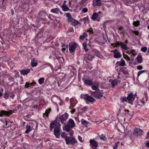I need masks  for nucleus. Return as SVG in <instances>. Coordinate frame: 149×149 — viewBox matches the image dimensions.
<instances>
[{
  "mask_svg": "<svg viewBox=\"0 0 149 149\" xmlns=\"http://www.w3.org/2000/svg\"><path fill=\"white\" fill-rule=\"evenodd\" d=\"M120 46L121 47L125 50H127L128 48L127 45L123 42H120Z\"/></svg>",
  "mask_w": 149,
  "mask_h": 149,
  "instance_id": "obj_20",
  "label": "nucleus"
},
{
  "mask_svg": "<svg viewBox=\"0 0 149 149\" xmlns=\"http://www.w3.org/2000/svg\"><path fill=\"white\" fill-rule=\"evenodd\" d=\"M87 43L86 42H84L83 44V45L84 47V48L85 50V51L87 52L88 50V49L87 48H86V45H87Z\"/></svg>",
  "mask_w": 149,
  "mask_h": 149,
  "instance_id": "obj_37",
  "label": "nucleus"
},
{
  "mask_svg": "<svg viewBox=\"0 0 149 149\" xmlns=\"http://www.w3.org/2000/svg\"><path fill=\"white\" fill-rule=\"evenodd\" d=\"M73 31L74 30L72 28H71L70 30L69 29V31L70 32H72V31Z\"/></svg>",
  "mask_w": 149,
  "mask_h": 149,
  "instance_id": "obj_60",
  "label": "nucleus"
},
{
  "mask_svg": "<svg viewBox=\"0 0 149 149\" xmlns=\"http://www.w3.org/2000/svg\"><path fill=\"white\" fill-rule=\"evenodd\" d=\"M75 111V109H73L72 111H71V112L72 113H73Z\"/></svg>",
  "mask_w": 149,
  "mask_h": 149,
  "instance_id": "obj_57",
  "label": "nucleus"
},
{
  "mask_svg": "<svg viewBox=\"0 0 149 149\" xmlns=\"http://www.w3.org/2000/svg\"><path fill=\"white\" fill-rule=\"evenodd\" d=\"M67 124L70 125L72 128H73L75 126V124L74 121L72 119L70 118L68 121Z\"/></svg>",
  "mask_w": 149,
  "mask_h": 149,
  "instance_id": "obj_13",
  "label": "nucleus"
},
{
  "mask_svg": "<svg viewBox=\"0 0 149 149\" xmlns=\"http://www.w3.org/2000/svg\"><path fill=\"white\" fill-rule=\"evenodd\" d=\"M124 57L128 61H129L130 59V57L127 55H124Z\"/></svg>",
  "mask_w": 149,
  "mask_h": 149,
  "instance_id": "obj_45",
  "label": "nucleus"
},
{
  "mask_svg": "<svg viewBox=\"0 0 149 149\" xmlns=\"http://www.w3.org/2000/svg\"><path fill=\"white\" fill-rule=\"evenodd\" d=\"M119 143L118 141L117 142L115 143V146L117 147L118 144Z\"/></svg>",
  "mask_w": 149,
  "mask_h": 149,
  "instance_id": "obj_59",
  "label": "nucleus"
},
{
  "mask_svg": "<svg viewBox=\"0 0 149 149\" xmlns=\"http://www.w3.org/2000/svg\"><path fill=\"white\" fill-rule=\"evenodd\" d=\"M42 35V32H39L38 33V34H36V35L35 38L36 39V38L37 37H38V38H40Z\"/></svg>",
  "mask_w": 149,
  "mask_h": 149,
  "instance_id": "obj_42",
  "label": "nucleus"
},
{
  "mask_svg": "<svg viewBox=\"0 0 149 149\" xmlns=\"http://www.w3.org/2000/svg\"><path fill=\"white\" fill-rule=\"evenodd\" d=\"M136 59L138 63H140L142 62L143 58L141 56H139L137 57Z\"/></svg>",
  "mask_w": 149,
  "mask_h": 149,
  "instance_id": "obj_25",
  "label": "nucleus"
},
{
  "mask_svg": "<svg viewBox=\"0 0 149 149\" xmlns=\"http://www.w3.org/2000/svg\"><path fill=\"white\" fill-rule=\"evenodd\" d=\"M65 140L66 144L71 143L72 145L73 144L76 143L77 142V140L75 138L68 136L66 135L65 136Z\"/></svg>",
  "mask_w": 149,
  "mask_h": 149,
  "instance_id": "obj_2",
  "label": "nucleus"
},
{
  "mask_svg": "<svg viewBox=\"0 0 149 149\" xmlns=\"http://www.w3.org/2000/svg\"><path fill=\"white\" fill-rule=\"evenodd\" d=\"M8 93L9 92L8 91L5 92V93L4 94L5 96L4 97V98L6 99H7L9 97V95Z\"/></svg>",
  "mask_w": 149,
  "mask_h": 149,
  "instance_id": "obj_38",
  "label": "nucleus"
},
{
  "mask_svg": "<svg viewBox=\"0 0 149 149\" xmlns=\"http://www.w3.org/2000/svg\"><path fill=\"white\" fill-rule=\"evenodd\" d=\"M61 136L62 137V138H65V136H65V135L64 134H61Z\"/></svg>",
  "mask_w": 149,
  "mask_h": 149,
  "instance_id": "obj_53",
  "label": "nucleus"
},
{
  "mask_svg": "<svg viewBox=\"0 0 149 149\" xmlns=\"http://www.w3.org/2000/svg\"><path fill=\"white\" fill-rule=\"evenodd\" d=\"M61 7L63 9V10L65 11H67L69 9L68 7L66 5H63Z\"/></svg>",
  "mask_w": 149,
  "mask_h": 149,
  "instance_id": "obj_24",
  "label": "nucleus"
},
{
  "mask_svg": "<svg viewBox=\"0 0 149 149\" xmlns=\"http://www.w3.org/2000/svg\"><path fill=\"white\" fill-rule=\"evenodd\" d=\"M10 114V112L4 110H1L0 111V116L2 117L4 115H6L7 116H9Z\"/></svg>",
  "mask_w": 149,
  "mask_h": 149,
  "instance_id": "obj_14",
  "label": "nucleus"
},
{
  "mask_svg": "<svg viewBox=\"0 0 149 149\" xmlns=\"http://www.w3.org/2000/svg\"><path fill=\"white\" fill-rule=\"evenodd\" d=\"M77 44L75 43H71L69 45V51L71 53L74 52L77 47Z\"/></svg>",
  "mask_w": 149,
  "mask_h": 149,
  "instance_id": "obj_9",
  "label": "nucleus"
},
{
  "mask_svg": "<svg viewBox=\"0 0 149 149\" xmlns=\"http://www.w3.org/2000/svg\"><path fill=\"white\" fill-rule=\"evenodd\" d=\"M89 18L88 16L83 18L82 19H80L81 21H83L84 24H85L86 21H88V20Z\"/></svg>",
  "mask_w": 149,
  "mask_h": 149,
  "instance_id": "obj_35",
  "label": "nucleus"
},
{
  "mask_svg": "<svg viewBox=\"0 0 149 149\" xmlns=\"http://www.w3.org/2000/svg\"><path fill=\"white\" fill-rule=\"evenodd\" d=\"M69 22L71 23V24L72 26L75 27L77 25H80L81 24L79 22L73 18L69 21Z\"/></svg>",
  "mask_w": 149,
  "mask_h": 149,
  "instance_id": "obj_11",
  "label": "nucleus"
},
{
  "mask_svg": "<svg viewBox=\"0 0 149 149\" xmlns=\"http://www.w3.org/2000/svg\"><path fill=\"white\" fill-rule=\"evenodd\" d=\"M137 68L139 70H141L142 69L143 67L141 65H139L137 66Z\"/></svg>",
  "mask_w": 149,
  "mask_h": 149,
  "instance_id": "obj_49",
  "label": "nucleus"
},
{
  "mask_svg": "<svg viewBox=\"0 0 149 149\" xmlns=\"http://www.w3.org/2000/svg\"><path fill=\"white\" fill-rule=\"evenodd\" d=\"M140 22L139 21H134L133 22V25L135 26H138L139 25Z\"/></svg>",
  "mask_w": 149,
  "mask_h": 149,
  "instance_id": "obj_36",
  "label": "nucleus"
},
{
  "mask_svg": "<svg viewBox=\"0 0 149 149\" xmlns=\"http://www.w3.org/2000/svg\"><path fill=\"white\" fill-rule=\"evenodd\" d=\"M98 17V14H97L96 13H94L93 14L91 19L93 20H95Z\"/></svg>",
  "mask_w": 149,
  "mask_h": 149,
  "instance_id": "obj_23",
  "label": "nucleus"
},
{
  "mask_svg": "<svg viewBox=\"0 0 149 149\" xmlns=\"http://www.w3.org/2000/svg\"><path fill=\"white\" fill-rule=\"evenodd\" d=\"M141 50L143 52H145L147 50V48L146 47H142L141 48Z\"/></svg>",
  "mask_w": 149,
  "mask_h": 149,
  "instance_id": "obj_44",
  "label": "nucleus"
},
{
  "mask_svg": "<svg viewBox=\"0 0 149 149\" xmlns=\"http://www.w3.org/2000/svg\"><path fill=\"white\" fill-rule=\"evenodd\" d=\"M112 52H113L114 54L113 56L114 58H120L121 57V54L118 50L116 49L115 50L112 51Z\"/></svg>",
  "mask_w": 149,
  "mask_h": 149,
  "instance_id": "obj_12",
  "label": "nucleus"
},
{
  "mask_svg": "<svg viewBox=\"0 0 149 149\" xmlns=\"http://www.w3.org/2000/svg\"><path fill=\"white\" fill-rule=\"evenodd\" d=\"M81 121L82 123L85 125L86 126H87V125L89 123V122L84 120L83 119H81Z\"/></svg>",
  "mask_w": 149,
  "mask_h": 149,
  "instance_id": "obj_30",
  "label": "nucleus"
},
{
  "mask_svg": "<svg viewBox=\"0 0 149 149\" xmlns=\"http://www.w3.org/2000/svg\"><path fill=\"white\" fill-rule=\"evenodd\" d=\"M92 89L93 90H99V86L98 85H93L92 86Z\"/></svg>",
  "mask_w": 149,
  "mask_h": 149,
  "instance_id": "obj_40",
  "label": "nucleus"
},
{
  "mask_svg": "<svg viewBox=\"0 0 149 149\" xmlns=\"http://www.w3.org/2000/svg\"><path fill=\"white\" fill-rule=\"evenodd\" d=\"M94 56L88 54L86 56V58L89 61H92L93 59L94 58Z\"/></svg>",
  "mask_w": 149,
  "mask_h": 149,
  "instance_id": "obj_17",
  "label": "nucleus"
},
{
  "mask_svg": "<svg viewBox=\"0 0 149 149\" xmlns=\"http://www.w3.org/2000/svg\"><path fill=\"white\" fill-rule=\"evenodd\" d=\"M146 136L147 138H149V132L147 133Z\"/></svg>",
  "mask_w": 149,
  "mask_h": 149,
  "instance_id": "obj_64",
  "label": "nucleus"
},
{
  "mask_svg": "<svg viewBox=\"0 0 149 149\" xmlns=\"http://www.w3.org/2000/svg\"><path fill=\"white\" fill-rule=\"evenodd\" d=\"M125 63L124 60L123 59L121 60V62L120 63V65L121 66H123L125 65Z\"/></svg>",
  "mask_w": 149,
  "mask_h": 149,
  "instance_id": "obj_41",
  "label": "nucleus"
},
{
  "mask_svg": "<svg viewBox=\"0 0 149 149\" xmlns=\"http://www.w3.org/2000/svg\"><path fill=\"white\" fill-rule=\"evenodd\" d=\"M78 137L79 141L81 142H82L83 141L82 140V137L79 136H78Z\"/></svg>",
  "mask_w": 149,
  "mask_h": 149,
  "instance_id": "obj_52",
  "label": "nucleus"
},
{
  "mask_svg": "<svg viewBox=\"0 0 149 149\" xmlns=\"http://www.w3.org/2000/svg\"><path fill=\"white\" fill-rule=\"evenodd\" d=\"M134 33L136 35H138L139 32L138 31H135L134 32Z\"/></svg>",
  "mask_w": 149,
  "mask_h": 149,
  "instance_id": "obj_51",
  "label": "nucleus"
},
{
  "mask_svg": "<svg viewBox=\"0 0 149 149\" xmlns=\"http://www.w3.org/2000/svg\"><path fill=\"white\" fill-rule=\"evenodd\" d=\"M15 95L14 94H13L12 96H10V97L12 99H13L14 98Z\"/></svg>",
  "mask_w": 149,
  "mask_h": 149,
  "instance_id": "obj_54",
  "label": "nucleus"
},
{
  "mask_svg": "<svg viewBox=\"0 0 149 149\" xmlns=\"http://www.w3.org/2000/svg\"><path fill=\"white\" fill-rule=\"evenodd\" d=\"M22 106H21V104H19L17 106V108H18V109H19V108H21Z\"/></svg>",
  "mask_w": 149,
  "mask_h": 149,
  "instance_id": "obj_55",
  "label": "nucleus"
},
{
  "mask_svg": "<svg viewBox=\"0 0 149 149\" xmlns=\"http://www.w3.org/2000/svg\"><path fill=\"white\" fill-rule=\"evenodd\" d=\"M11 12L12 15H14V14L13 10V9H11Z\"/></svg>",
  "mask_w": 149,
  "mask_h": 149,
  "instance_id": "obj_61",
  "label": "nucleus"
},
{
  "mask_svg": "<svg viewBox=\"0 0 149 149\" xmlns=\"http://www.w3.org/2000/svg\"><path fill=\"white\" fill-rule=\"evenodd\" d=\"M27 95H31V98H32L33 97V96L32 95H31L30 93H28L27 94Z\"/></svg>",
  "mask_w": 149,
  "mask_h": 149,
  "instance_id": "obj_63",
  "label": "nucleus"
},
{
  "mask_svg": "<svg viewBox=\"0 0 149 149\" xmlns=\"http://www.w3.org/2000/svg\"><path fill=\"white\" fill-rule=\"evenodd\" d=\"M122 72L125 75H128L129 74L128 72L125 70H122Z\"/></svg>",
  "mask_w": 149,
  "mask_h": 149,
  "instance_id": "obj_46",
  "label": "nucleus"
},
{
  "mask_svg": "<svg viewBox=\"0 0 149 149\" xmlns=\"http://www.w3.org/2000/svg\"><path fill=\"white\" fill-rule=\"evenodd\" d=\"M84 98L86 100V102L87 103V101L92 103L95 101V100L94 98L89 95L88 94H86Z\"/></svg>",
  "mask_w": 149,
  "mask_h": 149,
  "instance_id": "obj_4",
  "label": "nucleus"
},
{
  "mask_svg": "<svg viewBox=\"0 0 149 149\" xmlns=\"http://www.w3.org/2000/svg\"><path fill=\"white\" fill-rule=\"evenodd\" d=\"M51 108H49L48 109H47L45 111V112L43 114V115L46 116L47 117L48 116V114L49 113V112L51 111Z\"/></svg>",
  "mask_w": 149,
  "mask_h": 149,
  "instance_id": "obj_27",
  "label": "nucleus"
},
{
  "mask_svg": "<svg viewBox=\"0 0 149 149\" xmlns=\"http://www.w3.org/2000/svg\"><path fill=\"white\" fill-rule=\"evenodd\" d=\"M101 1V0H96V3L97 6H101L102 3Z\"/></svg>",
  "mask_w": 149,
  "mask_h": 149,
  "instance_id": "obj_39",
  "label": "nucleus"
},
{
  "mask_svg": "<svg viewBox=\"0 0 149 149\" xmlns=\"http://www.w3.org/2000/svg\"><path fill=\"white\" fill-rule=\"evenodd\" d=\"M88 9L86 8H84L82 10V12L84 13H86L87 12Z\"/></svg>",
  "mask_w": 149,
  "mask_h": 149,
  "instance_id": "obj_47",
  "label": "nucleus"
},
{
  "mask_svg": "<svg viewBox=\"0 0 149 149\" xmlns=\"http://www.w3.org/2000/svg\"><path fill=\"white\" fill-rule=\"evenodd\" d=\"M146 72V71L144 70H142L139 71L137 74L138 77L141 74L143 73V72Z\"/></svg>",
  "mask_w": 149,
  "mask_h": 149,
  "instance_id": "obj_43",
  "label": "nucleus"
},
{
  "mask_svg": "<svg viewBox=\"0 0 149 149\" xmlns=\"http://www.w3.org/2000/svg\"><path fill=\"white\" fill-rule=\"evenodd\" d=\"M120 42H116V44H115V45H116L115 46H114V47H117V45H120Z\"/></svg>",
  "mask_w": 149,
  "mask_h": 149,
  "instance_id": "obj_50",
  "label": "nucleus"
},
{
  "mask_svg": "<svg viewBox=\"0 0 149 149\" xmlns=\"http://www.w3.org/2000/svg\"><path fill=\"white\" fill-rule=\"evenodd\" d=\"M60 126H57L54 128V134L57 138H59L60 134Z\"/></svg>",
  "mask_w": 149,
  "mask_h": 149,
  "instance_id": "obj_8",
  "label": "nucleus"
},
{
  "mask_svg": "<svg viewBox=\"0 0 149 149\" xmlns=\"http://www.w3.org/2000/svg\"><path fill=\"white\" fill-rule=\"evenodd\" d=\"M31 127L30 125H27L26 126V130L25 131L26 133H28L30 131L32 130L31 129Z\"/></svg>",
  "mask_w": 149,
  "mask_h": 149,
  "instance_id": "obj_28",
  "label": "nucleus"
},
{
  "mask_svg": "<svg viewBox=\"0 0 149 149\" xmlns=\"http://www.w3.org/2000/svg\"><path fill=\"white\" fill-rule=\"evenodd\" d=\"M103 93L102 92L98 93L96 94L95 95H94V97L97 99H101L102 97H103Z\"/></svg>",
  "mask_w": 149,
  "mask_h": 149,
  "instance_id": "obj_16",
  "label": "nucleus"
},
{
  "mask_svg": "<svg viewBox=\"0 0 149 149\" xmlns=\"http://www.w3.org/2000/svg\"><path fill=\"white\" fill-rule=\"evenodd\" d=\"M44 78L43 77L41 78L38 80V82L39 84H41L44 82Z\"/></svg>",
  "mask_w": 149,
  "mask_h": 149,
  "instance_id": "obj_33",
  "label": "nucleus"
},
{
  "mask_svg": "<svg viewBox=\"0 0 149 149\" xmlns=\"http://www.w3.org/2000/svg\"><path fill=\"white\" fill-rule=\"evenodd\" d=\"M46 12L45 11H40L38 13L39 16L45 17L46 15Z\"/></svg>",
  "mask_w": 149,
  "mask_h": 149,
  "instance_id": "obj_21",
  "label": "nucleus"
},
{
  "mask_svg": "<svg viewBox=\"0 0 149 149\" xmlns=\"http://www.w3.org/2000/svg\"><path fill=\"white\" fill-rule=\"evenodd\" d=\"M146 145L147 147L149 148V141L146 143Z\"/></svg>",
  "mask_w": 149,
  "mask_h": 149,
  "instance_id": "obj_56",
  "label": "nucleus"
},
{
  "mask_svg": "<svg viewBox=\"0 0 149 149\" xmlns=\"http://www.w3.org/2000/svg\"><path fill=\"white\" fill-rule=\"evenodd\" d=\"M66 50L65 48H63L62 49V50L63 52H64Z\"/></svg>",
  "mask_w": 149,
  "mask_h": 149,
  "instance_id": "obj_58",
  "label": "nucleus"
},
{
  "mask_svg": "<svg viewBox=\"0 0 149 149\" xmlns=\"http://www.w3.org/2000/svg\"><path fill=\"white\" fill-rule=\"evenodd\" d=\"M122 102H127L133 105L132 101L134 100V97L132 93H129L127 97H124L122 98H120Z\"/></svg>",
  "mask_w": 149,
  "mask_h": 149,
  "instance_id": "obj_1",
  "label": "nucleus"
},
{
  "mask_svg": "<svg viewBox=\"0 0 149 149\" xmlns=\"http://www.w3.org/2000/svg\"><path fill=\"white\" fill-rule=\"evenodd\" d=\"M20 72L21 74L23 75H25L28 74L29 71V70H20Z\"/></svg>",
  "mask_w": 149,
  "mask_h": 149,
  "instance_id": "obj_22",
  "label": "nucleus"
},
{
  "mask_svg": "<svg viewBox=\"0 0 149 149\" xmlns=\"http://www.w3.org/2000/svg\"><path fill=\"white\" fill-rule=\"evenodd\" d=\"M143 132V130L139 128H136L133 132L134 135L136 136H141Z\"/></svg>",
  "mask_w": 149,
  "mask_h": 149,
  "instance_id": "obj_6",
  "label": "nucleus"
},
{
  "mask_svg": "<svg viewBox=\"0 0 149 149\" xmlns=\"http://www.w3.org/2000/svg\"><path fill=\"white\" fill-rule=\"evenodd\" d=\"M111 80V84L113 87H114L118 83L120 84V81L118 80L117 79H115L113 80L110 79V81Z\"/></svg>",
  "mask_w": 149,
  "mask_h": 149,
  "instance_id": "obj_15",
  "label": "nucleus"
},
{
  "mask_svg": "<svg viewBox=\"0 0 149 149\" xmlns=\"http://www.w3.org/2000/svg\"><path fill=\"white\" fill-rule=\"evenodd\" d=\"M87 34L85 32H84L83 33V35H81L80 36L79 39L80 40H83L84 38L86 37L87 36Z\"/></svg>",
  "mask_w": 149,
  "mask_h": 149,
  "instance_id": "obj_32",
  "label": "nucleus"
},
{
  "mask_svg": "<svg viewBox=\"0 0 149 149\" xmlns=\"http://www.w3.org/2000/svg\"><path fill=\"white\" fill-rule=\"evenodd\" d=\"M123 28V27L121 26H120L119 28V29L120 30H122V29Z\"/></svg>",
  "mask_w": 149,
  "mask_h": 149,
  "instance_id": "obj_62",
  "label": "nucleus"
},
{
  "mask_svg": "<svg viewBox=\"0 0 149 149\" xmlns=\"http://www.w3.org/2000/svg\"><path fill=\"white\" fill-rule=\"evenodd\" d=\"M68 116V114L65 113L59 117V120L62 124L64 123V121L66 120Z\"/></svg>",
  "mask_w": 149,
  "mask_h": 149,
  "instance_id": "obj_5",
  "label": "nucleus"
},
{
  "mask_svg": "<svg viewBox=\"0 0 149 149\" xmlns=\"http://www.w3.org/2000/svg\"><path fill=\"white\" fill-rule=\"evenodd\" d=\"M65 15L66 17H68V22L70 21L73 18L70 14L69 13H65Z\"/></svg>",
  "mask_w": 149,
  "mask_h": 149,
  "instance_id": "obj_26",
  "label": "nucleus"
},
{
  "mask_svg": "<svg viewBox=\"0 0 149 149\" xmlns=\"http://www.w3.org/2000/svg\"><path fill=\"white\" fill-rule=\"evenodd\" d=\"M90 145L93 149H96L98 146L97 143L94 139L90 140Z\"/></svg>",
  "mask_w": 149,
  "mask_h": 149,
  "instance_id": "obj_7",
  "label": "nucleus"
},
{
  "mask_svg": "<svg viewBox=\"0 0 149 149\" xmlns=\"http://www.w3.org/2000/svg\"><path fill=\"white\" fill-rule=\"evenodd\" d=\"M87 109V107H84L82 108L81 109V110L84 111L86 110Z\"/></svg>",
  "mask_w": 149,
  "mask_h": 149,
  "instance_id": "obj_48",
  "label": "nucleus"
},
{
  "mask_svg": "<svg viewBox=\"0 0 149 149\" xmlns=\"http://www.w3.org/2000/svg\"><path fill=\"white\" fill-rule=\"evenodd\" d=\"M83 81L87 85H88L89 86H92L93 85L92 81L89 80L84 79Z\"/></svg>",
  "mask_w": 149,
  "mask_h": 149,
  "instance_id": "obj_18",
  "label": "nucleus"
},
{
  "mask_svg": "<svg viewBox=\"0 0 149 149\" xmlns=\"http://www.w3.org/2000/svg\"><path fill=\"white\" fill-rule=\"evenodd\" d=\"M71 127L69 124H66L63 128L64 130L68 132L70 136H73L74 131L71 129Z\"/></svg>",
  "mask_w": 149,
  "mask_h": 149,
  "instance_id": "obj_3",
  "label": "nucleus"
},
{
  "mask_svg": "<svg viewBox=\"0 0 149 149\" xmlns=\"http://www.w3.org/2000/svg\"><path fill=\"white\" fill-rule=\"evenodd\" d=\"M37 64V62H35V60L34 58H33L31 61V65L32 66L34 67L36 66Z\"/></svg>",
  "mask_w": 149,
  "mask_h": 149,
  "instance_id": "obj_29",
  "label": "nucleus"
},
{
  "mask_svg": "<svg viewBox=\"0 0 149 149\" xmlns=\"http://www.w3.org/2000/svg\"><path fill=\"white\" fill-rule=\"evenodd\" d=\"M33 84V83H29L27 82H26V84L25 85V87L26 88H28L29 87H30L32 85V84Z\"/></svg>",
  "mask_w": 149,
  "mask_h": 149,
  "instance_id": "obj_34",
  "label": "nucleus"
},
{
  "mask_svg": "<svg viewBox=\"0 0 149 149\" xmlns=\"http://www.w3.org/2000/svg\"><path fill=\"white\" fill-rule=\"evenodd\" d=\"M99 136L101 140L104 141L106 140V138L104 134H102L100 136Z\"/></svg>",
  "mask_w": 149,
  "mask_h": 149,
  "instance_id": "obj_31",
  "label": "nucleus"
},
{
  "mask_svg": "<svg viewBox=\"0 0 149 149\" xmlns=\"http://www.w3.org/2000/svg\"><path fill=\"white\" fill-rule=\"evenodd\" d=\"M50 11L53 13L58 14L59 12V9L58 8H56L51 9Z\"/></svg>",
  "mask_w": 149,
  "mask_h": 149,
  "instance_id": "obj_19",
  "label": "nucleus"
},
{
  "mask_svg": "<svg viewBox=\"0 0 149 149\" xmlns=\"http://www.w3.org/2000/svg\"><path fill=\"white\" fill-rule=\"evenodd\" d=\"M57 126H60L59 123L56 121H54L50 124V130L52 131L53 129L57 127Z\"/></svg>",
  "mask_w": 149,
  "mask_h": 149,
  "instance_id": "obj_10",
  "label": "nucleus"
}]
</instances>
